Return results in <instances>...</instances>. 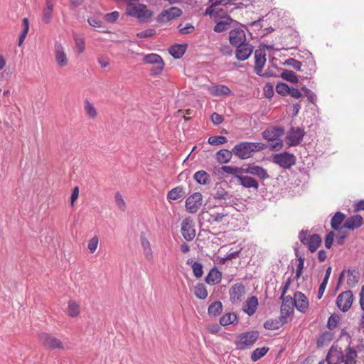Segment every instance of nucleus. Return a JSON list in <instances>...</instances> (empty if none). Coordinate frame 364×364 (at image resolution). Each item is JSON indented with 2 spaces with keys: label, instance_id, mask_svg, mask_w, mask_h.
Wrapping results in <instances>:
<instances>
[{
  "label": "nucleus",
  "instance_id": "obj_4",
  "mask_svg": "<svg viewBox=\"0 0 364 364\" xmlns=\"http://www.w3.org/2000/svg\"><path fill=\"white\" fill-rule=\"evenodd\" d=\"M127 2V12L129 16L141 18H150L152 12L149 11L146 6L142 4H134L129 0Z\"/></svg>",
  "mask_w": 364,
  "mask_h": 364
},
{
  "label": "nucleus",
  "instance_id": "obj_6",
  "mask_svg": "<svg viewBox=\"0 0 364 364\" xmlns=\"http://www.w3.org/2000/svg\"><path fill=\"white\" fill-rule=\"evenodd\" d=\"M296 156L288 151L277 154L273 156V163L278 164L282 168L289 169L296 164Z\"/></svg>",
  "mask_w": 364,
  "mask_h": 364
},
{
  "label": "nucleus",
  "instance_id": "obj_50",
  "mask_svg": "<svg viewBox=\"0 0 364 364\" xmlns=\"http://www.w3.org/2000/svg\"><path fill=\"white\" fill-rule=\"evenodd\" d=\"M80 313V306L74 301L68 303V314L71 317H76Z\"/></svg>",
  "mask_w": 364,
  "mask_h": 364
},
{
  "label": "nucleus",
  "instance_id": "obj_61",
  "mask_svg": "<svg viewBox=\"0 0 364 364\" xmlns=\"http://www.w3.org/2000/svg\"><path fill=\"white\" fill-rule=\"evenodd\" d=\"M236 5V4L230 2L225 9H215V12L232 13L235 9L239 8Z\"/></svg>",
  "mask_w": 364,
  "mask_h": 364
},
{
  "label": "nucleus",
  "instance_id": "obj_64",
  "mask_svg": "<svg viewBox=\"0 0 364 364\" xmlns=\"http://www.w3.org/2000/svg\"><path fill=\"white\" fill-rule=\"evenodd\" d=\"M211 120L215 125H218L223 122L224 118L222 115L214 112L211 115Z\"/></svg>",
  "mask_w": 364,
  "mask_h": 364
},
{
  "label": "nucleus",
  "instance_id": "obj_45",
  "mask_svg": "<svg viewBox=\"0 0 364 364\" xmlns=\"http://www.w3.org/2000/svg\"><path fill=\"white\" fill-rule=\"evenodd\" d=\"M281 77L284 80L291 82V83H297L298 82V78L296 75V74L292 71L289 70H284V71L280 75Z\"/></svg>",
  "mask_w": 364,
  "mask_h": 364
},
{
  "label": "nucleus",
  "instance_id": "obj_25",
  "mask_svg": "<svg viewBox=\"0 0 364 364\" xmlns=\"http://www.w3.org/2000/svg\"><path fill=\"white\" fill-rule=\"evenodd\" d=\"M321 237L318 234L314 233L309 236L307 244L305 245L307 246L311 252H314L321 246Z\"/></svg>",
  "mask_w": 364,
  "mask_h": 364
},
{
  "label": "nucleus",
  "instance_id": "obj_3",
  "mask_svg": "<svg viewBox=\"0 0 364 364\" xmlns=\"http://www.w3.org/2000/svg\"><path fill=\"white\" fill-rule=\"evenodd\" d=\"M259 332L257 331H252L239 334L235 345L238 350H245L250 348L259 338Z\"/></svg>",
  "mask_w": 364,
  "mask_h": 364
},
{
  "label": "nucleus",
  "instance_id": "obj_43",
  "mask_svg": "<svg viewBox=\"0 0 364 364\" xmlns=\"http://www.w3.org/2000/svg\"><path fill=\"white\" fill-rule=\"evenodd\" d=\"M269 351L268 347H262L256 348L251 354V359L253 361H257L262 358Z\"/></svg>",
  "mask_w": 364,
  "mask_h": 364
},
{
  "label": "nucleus",
  "instance_id": "obj_30",
  "mask_svg": "<svg viewBox=\"0 0 364 364\" xmlns=\"http://www.w3.org/2000/svg\"><path fill=\"white\" fill-rule=\"evenodd\" d=\"M221 273L217 268L213 267L210 269L207 277H205V282L208 284L215 285L218 284L221 280Z\"/></svg>",
  "mask_w": 364,
  "mask_h": 364
},
{
  "label": "nucleus",
  "instance_id": "obj_5",
  "mask_svg": "<svg viewBox=\"0 0 364 364\" xmlns=\"http://www.w3.org/2000/svg\"><path fill=\"white\" fill-rule=\"evenodd\" d=\"M143 62L147 64L153 65L150 72L151 75L160 74L164 67V62L162 58L156 53H150L145 55L143 58Z\"/></svg>",
  "mask_w": 364,
  "mask_h": 364
},
{
  "label": "nucleus",
  "instance_id": "obj_59",
  "mask_svg": "<svg viewBox=\"0 0 364 364\" xmlns=\"http://www.w3.org/2000/svg\"><path fill=\"white\" fill-rule=\"evenodd\" d=\"M75 45L78 49V52L82 53L85 50V40L83 38L74 36Z\"/></svg>",
  "mask_w": 364,
  "mask_h": 364
},
{
  "label": "nucleus",
  "instance_id": "obj_8",
  "mask_svg": "<svg viewBox=\"0 0 364 364\" xmlns=\"http://www.w3.org/2000/svg\"><path fill=\"white\" fill-rule=\"evenodd\" d=\"M305 135L304 129L291 127L287 133V144L291 146H297L301 144Z\"/></svg>",
  "mask_w": 364,
  "mask_h": 364
},
{
  "label": "nucleus",
  "instance_id": "obj_55",
  "mask_svg": "<svg viewBox=\"0 0 364 364\" xmlns=\"http://www.w3.org/2000/svg\"><path fill=\"white\" fill-rule=\"evenodd\" d=\"M114 198H115V203H116L117 205L118 206V208L121 210L124 211L125 208H126V203L123 199L122 196L119 192H117V193H116Z\"/></svg>",
  "mask_w": 364,
  "mask_h": 364
},
{
  "label": "nucleus",
  "instance_id": "obj_54",
  "mask_svg": "<svg viewBox=\"0 0 364 364\" xmlns=\"http://www.w3.org/2000/svg\"><path fill=\"white\" fill-rule=\"evenodd\" d=\"M338 321H339V316L338 315H336V314L331 315L328 318V323H327L328 328L331 330L335 328L337 326Z\"/></svg>",
  "mask_w": 364,
  "mask_h": 364
},
{
  "label": "nucleus",
  "instance_id": "obj_20",
  "mask_svg": "<svg viewBox=\"0 0 364 364\" xmlns=\"http://www.w3.org/2000/svg\"><path fill=\"white\" fill-rule=\"evenodd\" d=\"M255 73L259 75L262 72V69L266 63V53L262 50H256L255 52Z\"/></svg>",
  "mask_w": 364,
  "mask_h": 364
},
{
  "label": "nucleus",
  "instance_id": "obj_57",
  "mask_svg": "<svg viewBox=\"0 0 364 364\" xmlns=\"http://www.w3.org/2000/svg\"><path fill=\"white\" fill-rule=\"evenodd\" d=\"M98 242L99 240L97 236H94L89 240L87 248L90 251V252L93 253L96 251L98 245Z\"/></svg>",
  "mask_w": 364,
  "mask_h": 364
},
{
  "label": "nucleus",
  "instance_id": "obj_34",
  "mask_svg": "<svg viewBox=\"0 0 364 364\" xmlns=\"http://www.w3.org/2000/svg\"><path fill=\"white\" fill-rule=\"evenodd\" d=\"M140 240L146 258L148 260H151L152 258V250L151 248L150 242L146 237L144 232H141Z\"/></svg>",
  "mask_w": 364,
  "mask_h": 364
},
{
  "label": "nucleus",
  "instance_id": "obj_52",
  "mask_svg": "<svg viewBox=\"0 0 364 364\" xmlns=\"http://www.w3.org/2000/svg\"><path fill=\"white\" fill-rule=\"evenodd\" d=\"M85 110L90 117L95 119L97 117V112L95 107L88 100H85Z\"/></svg>",
  "mask_w": 364,
  "mask_h": 364
},
{
  "label": "nucleus",
  "instance_id": "obj_39",
  "mask_svg": "<svg viewBox=\"0 0 364 364\" xmlns=\"http://www.w3.org/2000/svg\"><path fill=\"white\" fill-rule=\"evenodd\" d=\"M235 323H237V315L235 313H228L220 318V323L223 326Z\"/></svg>",
  "mask_w": 364,
  "mask_h": 364
},
{
  "label": "nucleus",
  "instance_id": "obj_35",
  "mask_svg": "<svg viewBox=\"0 0 364 364\" xmlns=\"http://www.w3.org/2000/svg\"><path fill=\"white\" fill-rule=\"evenodd\" d=\"M185 192L181 186H177L167 193L168 200H176L185 196Z\"/></svg>",
  "mask_w": 364,
  "mask_h": 364
},
{
  "label": "nucleus",
  "instance_id": "obj_27",
  "mask_svg": "<svg viewBox=\"0 0 364 364\" xmlns=\"http://www.w3.org/2000/svg\"><path fill=\"white\" fill-rule=\"evenodd\" d=\"M257 305V298L252 296L244 303L242 309L247 315L252 316L255 313Z\"/></svg>",
  "mask_w": 364,
  "mask_h": 364
},
{
  "label": "nucleus",
  "instance_id": "obj_15",
  "mask_svg": "<svg viewBox=\"0 0 364 364\" xmlns=\"http://www.w3.org/2000/svg\"><path fill=\"white\" fill-rule=\"evenodd\" d=\"M39 339L42 342L43 345L48 348H63L61 341L47 333H41L39 335Z\"/></svg>",
  "mask_w": 364,
  "mask_h": 364
},
{
  "label": "nucleus",
  "instance_id": "obj_36",
  "mask_svg": "<svg viewBox=\"0 0 364 364\" xmlns=\"http://www.w3.org/2000/svg\"><path fill=\"white\" fill-rule=\"evenodd\" d=\"M193 178L198 184L200 185H206L210 180L209 174L203 170L196 172L194 173Z\"/></svg>",
  "mask_w": 364,
  "mask_h": 364
},
{
  "label": "nucleus",
  "instance_id": "obj_29",
  "mask_svg": "<svg viewBox=\"0 0 364 364\" xmlns=\"http://www.w3.org/2000/svg\"><path fill=\"white\" fill-rule=\"evenodd\" d=\"M53 3L52 0H46V7L43 9L42 21L48 24L53 17Z\"/></svg>",
  "mask_w": 364,
  "mask_h": 364
},
{
  "label": "nucleus",
  "instance_id": "obj_46",
  "mask_svg": "<svg viewBox=\"0 0 364 364\" xmlns=\"http://www.w3.org/2000/svg\"><path fill=\"white\" fill-rule=\"evenodd\" d=\"M221 169L229 174L239 176L238 174H241L244 173L243 168L237 167V166H223Z\"/></svg>",
  "mask_w": 364,
  "mask_h": 364
},
{
  "label": "nucleus",
  "instance_id": "obj_41",
  "mask_svg": "<svg viewBox=\"0 0 364 364\" xmlns=\"http://www.w3.org/2000/svg\"><path fill=\"white\" fill-rule=\"evenodd\" d=\"M187 264H191L193 274L196 278H200L202 277L203 274V265L201 263L198 262H193L191 259H189L187 262Z\"/></svg>",
  "mask_w": 364,
  "mask_h": 364
},
{
  "label": "nucleus",
  "instance_id": "obj_19",
  "mask_svg": "<svg viewBox=\"0 0 364 364\" xmlns=\"http://www.w3.org/2000/svg\"><path fill=\"white\" fill-rule=\"evenodd\" d=\"M245 173L255 176L259 179L265 180L269 178V176L266 169L262 166L257 165H250L244 169Z\"/></svg>",
  "mask_w": 364,
  "mask_h": 364
},
{
  "label": "nucleus",
  "instance_id": "obj_17",
  "mask_svg": "<svg viewBox=\"0 0 364 364\" xmlns=\"http://www.w3.org/2000/svg\"><path fill=\"white\" fill-rule=\"evenodd\" d=\"M235 57L240 61L247 60L252 53L254 47L250 43L235 47Z\"/></svg>",
  "mask_w": 364,
  "mask_h": 364
},
{
  "label": "nucleus",
  "instance_id": "obj_32",
  "mask_svg": "<svg viewBox=\"0 0 364 364\" xmlns=\"http://www.w3.org/2000/svg\"><path fill=\"white\" fill-rule=\"evenodd\" d=\"M357 356L358 355L356 350L349 346L345 350V352L343 353V363L344 364H355V359Z\"/></svg>",
  "mask_w": 364,
  "mask_h": 364
},
{
  "label": "nucleus",
  "instance_id": "obj_16",
  "mask_svg": "<svg viewBox=\"0 0 364 364\" xmlns=\"http://www.w3.org/2000/svg\"><path fill=\"white\" fill-rule=\"evenodd\" d=\"M293 301L294 306L299 311L305 313L309 309V300L302 292L296 291L294 294Z\"/></svg>",
  "mask_w": 364,
  "mask_h": 364
},
{
  "label": "nucleus",
  "instance_id": "obj_2",
  "mask_svg": "<svg viewBox=\"0 0 364 364\" xmlns=\"http://www.w3.org/2000/svg\"><path fill=\"white\" fill-rule=\"evenodd\" d=\"M284 134V130L282 127H274L270 129H265L262 133V137L268 141H274L269 144V148L272 151H279L283 146L282 140L279 139Z\"/></svg>",
  "mask_w": 364,
  "mask_h": 364
},
{
  "label": "nucleus",
  "instance_id": "obj_13",
  "mask_svg": "<svg viewBox=\"0 0 364 364\" xmlns=\"http://www.w3.org/2000/svg\"><path fill=\"white\" fill-rule=\"evenodd\" d=\"M202 205V195L196 192L191 195L186 200V208L189 213H195Z\"/></svg>",
  "mask_w": 364,
  "mask_h": 364
},
{
  "label": "nucleus",
  "instance_id": "obj_1",
  "mask_svg": "<svg viewBox=\"0 0 364 364\" xmlns=\"http://www.w3.org/2000/svg\"><path fill=\"white\" fill-rule=\"evenodd\" d=\"M267 145L258 142L242 141L233 147L234 155L240 159H247L252 156L253 152L264 150Z\"/></svg>",
  "mask_w": 364,
  "mask_h": 364
},
{
  "label": "nucleus",
  "instance_id": "obj_26",
  "mask_svg": "<svg viewBox=\"0 0 364 364\" xmlns=\"http://www.w3.org/2000/svg\"><path fill=\"white\" fill-rule=\"evenodd\" d=\"M236 178L238 180L240 185H242L245 188H253L255 190H257L259 188V183L251 176H236Z\"/></svg>",
  "mask_w": 364,
  "mask_h": 364
},
{
  "label": "nucleus",
  "instance_id": "obj_7",
  "mask_svg": "<svg viewBox=\"0 0 364 364\" xmlns=\"http://www.w3.org/2000/svg\"><path fill=\"white\" fill-rule=\"evenodd\" d=\"M353 301V294L350 290L341 293L336 299L337 306L343 312H346L350 309Z\"/></svg>",
  "mask_w": 364,
  "mask_h": 364
},
{
  "label": "nucleus",
  "instance_id": "obj_53",
  "mask_svg": "<svg viewBox=\"0 0 364 364\" xmlns=\"http://www.w3.org/2000/svg\"><path fill=\"white\" fill-rule=\"evenodd\" d=\"M290 87L284 82H278L276 86V91L278 94L286 96L289 92Z\"/></svg>",
  "mask_w": 364,
  "mask_h": 364
},
{
  "label": "nucleus",
  "instance_id": "obj_18",
  "mask_svg": "<svg viewBox=\"0 0 364 364\" xmlns=\"http://www.w3.org/2000/svg\"><path fill=\"white\" fill-rule=\"evenodd\" d=\"M54 51L58 65L61 68L66 66L68 63V59L60 43H55Z\"/></svg>",
  "mask_w": 364,
  "mask_h": 364
},
{
  "label": "nucleus",
  "instance_id": "obj_24",
  "mask_svg": "<svg viewBox=\"0 0 364 364\" xmlns=\"http://www.w3.org/2000/svg\"><path fill=\"white\" fill-rule=\"evenodd\" d=\"M213 197L215 200H224L231 199L232 195L225 191V188L222 186V183H216L214 187V193Z\"/></svg>",
  "mask_w": 364,
  "mask_h": 364
},
{
  "label": "nucleus",
  "instance_id": "obj_9",
  "mask_svg": "<svg viewBox=\"0 0 364 364\" xmlns=\"http://www.w3.org/2000/svg\"><path fill=\"white\" fill-rule=\"evenodd\" d=\"M183 14L182 10L178 7H171L161 11L157 16V22L166 23L172 19L181 16Z\"/></svg>",
  "mask_w": 364,
  "mask_h": 364
},
{
  "label": "nucleus",
  "instance_id": "obj_10",
  "mask_svg": "<svg viewBox=\"0 0 364 364\" xmlns=\"http://www.w3.org/2000/svg\"><path fill=\"white\" fill-rule=\"evenodd\" d=\"M181 233L187 241H191L196 236L194 222L191 218H185L181 223Z\"/></svg>",
  "mask_w": 364,
  "mask_h": 364
},
{
  "label": "nucleus",
  "instance_id": "obj_56",
  "mask_svg": "<svg viewBox=\"0 0 364 364\" xmlns=\"http://www.w3.org/2000/svg\"><path fill=\"white\" fill-rule=\"evenodd\" d=\"M295 256L297 258L298 264L296 265V269L303 271L304 265V257L299 255L298 248H294Z\"/></svg>",
  "mask_w": 364,
  "mask_h": 364
},
{
  "label": "nucleus",
  "instance_id": "obj_58",
  "mask_svg": "<svg viewBox=\"0 0 364 364\" xmlns=\"http://www.w3.org/2000/svg\"><path fill=\"white\" fill-rule=\"evenodd\" d=\"M156 34V31L154 29H146L142 31L139 32L136 34V36L140 38H145L152 37Z\"/></svg>",
  "mask_w": 364,
  "mask_h": 364
},
{
  "label": "nucleus",
  "instance_id": "obj_21",
  "mask_svg": "<svg viewBox=\"0 0 364 364\" xmlns=\"http://www.w3.org/2000/svg\"><path fill=\"white\" fill-rule=\"evenodd\" d=\"M294 306V304L293 298L291 296H287L284 297V300H282V304L280 309L282 318H286L287 319V317L293 313Z\"/></svg>",
  "mask_w": 364,
  "mask_h": 364
},
{
  "label": "nucleus",
  "instance_id": "obj_63",
  "mask_svg": "<svg viewBox=\"0 0 364 364\" xmlns=\"http://www.w3.org/2000/svg\"><path fill=\"white\" fill-rule=\"evenodd\" d=\"M119 16V12L113 11L112 13L107 14L105 16V19L106 20V21H107L109 23H114V21H116L118 19Z\"/></svg>",
  "mask_w": 364,
  "mask_h": 364
},
{
  "label": "nucleus",
  "instance_id": "obj_14",
  "mask_svg": "<svg viewBox=\"0 0 364 364\" xmlns=\"http://www.w3.org/2000/svg\"><path fill=\"white\" fill-rule=\"evenodd\" d=\"M229 294L232 303H240L245 294V287L241 283L235 284L230 288Z\"/></svg>",
  "mask_w": 364,
  "mask_h": 364
},
{
  "label": "nucleus",
  "instance_id": "obj_11",
  "mask_svg": "<svg viewBox=\"0 0 364 364\" xmlns=\"http://www.w3.org/2000/svg\"><path fill=\"white\" fill-rule=\"evenodd\" d=\"M229 41L234 47L242 46L247 43L244 30L236 28L230 31L229 33Z\"/></svg>",
  "mask_w": 364,
  "mask_h": 364
},
{
  "label": "nucleus",
  "instance_id": "obj_60",
  "mask_svg": "<svg viewBox=\"0 0 364 364\" xmlns=\"http://www.w3.org/2000/svg\"><path fill=\"white\" fill-rule=\"evenodd\" d=\"M334 232L333 231L329 232L325 237L324 245L327 249H330L332 247L333 239H334Z\"/></svg>",
  "mask_w": 364,
  "mask_h": 364
},
{
  "label": "nucleus",
  "instance_id": "obj_22",
  "mask_svg": "<svg viewBox=\"0 0 364 364\" xmlns=\"http://www.w3.org/2000/svg\"><path fill=\"white\" fill-rule=\"evenodd\" d=\"M208 92L213 96H230L232 94L231 90L225 85H217L208 87Z\"/></svg>",
  "mask_w": 364,
  "mask_h": 364
},
{
  "label": "nucleus",
  "instance_id": "obj_12",
  "mask_svg": "<svg viewBox=\"0 0 364 364\" xmlns=\"http://www.w3.org/2000/svg\"><path fill=\"white\" fill-rule=\"evenodd\" d=\"M343 352L341 347L332 346L326 355V360L328 364H340L343 363Z\"/></svg>",
  "mask_w": 364,
  "mask_h": 364
},
{
  "label": "nucleus",
  "instance_id": "obj_40",
  "mask_svg": "<svg viewBox=\"0 0 364 364\" xmlns=\"http://www.w3.org/2000/svg\"><path fill=\"white\" fill-rule=\"evenodd\" d=\"M283 65L291 66L297 71H300L302 73L304 72V67L305 66V65H304L301 62H300L294 58H289L287 59L283 63Z\"/></svg>",
  "mask_w": 364,
  "mask_h": 364
},
{
  "label": "nucleus",
  "instance_id": "obj_47",
  "mask_svg": "<svg viewBox=\"0 0 364 364\" xmlns=\"http://www.w3.org/2000/svg\"><path fill=\"white\" fill-rule=\"evenodd\" d=\"M347 284L350 287H353L358 282V276L355 270L348 269L347 272Z\"/></svg>",
  "mask_w": 364,
  "mask_h": 364
},
{
  "label": "nucleus",
  "instance_id": "obj_38",
  "mask_svg": "<svg viewBox=\"0 0 364 364\" xmlns=\"http://www.w3.org/2000/svg\"><path fill=\"white\" fill-rule=\"evenodd\" d=\"M233 21L230 17H227L224 21H220L216 23L213 31L217 33H221L229 28L230 24Z\"/></svg>",
  "mask_w": 364,
  "mask_h": 364
},
{
  "label": "nucleus",
  "instance_id": "obj_28",
  "mask_svg": "<svg viewBox=\"0 0 364 364\" xmlns=\"http://www.w3.org/2000/svg\"><path fill=\"white\" fill-rule=\"evenodd\" d=\"M287 322L286 318H282V315L275 319L267 320L264 323V327L267 330H277Z\"/></svg>",
  "mask_w": 364,
  "mask_h": 364
},
{
  "label": "nucleus",
  "instance_id": "obj_33",
  "mask_svg": "<svg viewBox=\"0 0 364 364\" xmlns=\"http://www.w3.org/2000/svg\"><path fill=\"white\" fill-rule=\"evenodd\" d=\"M187 44H175L169 48L170 54L176 59L181 58L185 53Z\"/></svg>",
  "mask_w": 364,
  "mask_h": 364
},
{
  "label": "nucleus",
  "instance_id": "obj_62",
  "mask_svg": "<svg viewBox=\"0 0 364 364\" xmlns=\"http://www.w3.org/2000/svg\"><path fill=\"white\" fill-rule=\"evenodd\" d=\"M301 90L305 93L309 102L311 103H315L316 97L314 92H312L309 88L306 87H301Z\"/></svg>",
  "mask_w": 364,
  "mask_h": 364
},
{
  "label": "nucleus",
  "instance_id": "obj_48",
  "mask_svg": "<svg viewBox=\"0 0 364 364\" xmlns=\"http://www.w3.org/2000/svg\"><path fill=\"white\" fill-rule=\"evenodd\" d=\"M332 338L333 335L331 332L323 333L317 340V346L321 347L328 344L332 340Z\"/></svg>",
  "mask_w": 364,
  "mask_h": 364
},
{
  "label": "nucleus",
  "instance_id": "obj_23",
  "mask_svg": "<svg viewBox=\"0 0 364 364\" xmlns=\"http://www.w3.org/2000/svg\"><path fill=\"white\" fill-rule=\"evenodd\" d=\"M362 225L363 218L360 215L357 214L348 218L343 223V228L353 230L360 228Z\"/></svg>",
  "mask_w": 364,
  "mask_h": 364
},
{
  "label": "nucleus",
  "instance_id": "obj_31",
  "mask_svg": "<svg viewBox=\"0 0 364 364\" xmlns=\"http://www.w3.org/2000/svg\"><path fill=\"white\" fill-rule=\"evenodd\" d=\"M232 155H234L233 149L231 151L221 149L216 153L215 158L220 164H227L231 160Z\"/></svg>",
  "mask_w": 364,
  "mask_h": 364
},
{
  "label": "nucleus",
  "instance_id": "obj_37",
  "mask_svg": "<svg viewBox=\"0 0 364 364\" xmlns=\"http://www.w3.org/2000/svg\"><path fill=\"white\" fill-rule=\"evenodd\" d=\"M346 215L341 212H336L334 216L331 218V226L335 230H338L340 225L345 220Z\"/></svg>",
  "mask_w": 364,
  "mask_h": 364
},
{
  "label": "nucleus",
  "instance_id": "obj_51",
  "mask_svg": "<svg viewBox=\"0 0 364 364\" xmlns=\"http://www.w3.org/2000/svg\"><path fill=\"white\" fill-rule=\"evenodd\" d=\"M227 141H228V139L226 137L222 136H213L209 137V139L208 140V144L213 145V146L223 144L226 143Z\"/></svg>",
  "mask_w": 364,
  "mask_h": 364
},
{
  "label": "nucleus",
  "instance_id": "obj_42",
  "mask_svg": "<svg viewBox=\"0 0 364 364\" xmlns=\"http://www.w3.org/2000/svg\"><path fill=\"white\" fill-rule=\"evenodd\" d=\"M194 294L200 299H205L208 296L207 289L202 283H199L195 287Z\"/></svg>",
  "mask_w": 364,
  "mask_h": 364
},
{
  "label": "nucleus",
  "instance_id": "obj_49",
  "mask_svg": "<svg viewBox=\"0 0 364 364\" xmlns=\"http://www.w3.org/2000/svg\"><path fill=\"white\" fill-rule=\"evenodd\" d=\"M23 24V31L18 38V46H21L25 38L26 37L28 30H29V21L27 18H24L22 21Z\"/></svg>",
  "mask_w": 364,
  "mask_h": 364
},
{
  "label": "nucleus",
  "instance_id": "obj_44",
  "mask_svg": "<svg viewBox=\"0 0 364 364\" xmlns=\"http://www.w3.org/2000/svg\"><path fill=\"white\" fill-rule=\"evenodd\" d=\"M222 310L223 304L219 301H214L208 306V313L210 315H219L222 312Z\"/></svg>",
  "mask_w": 364,
  "mask_h": 364
}]
</instances>
